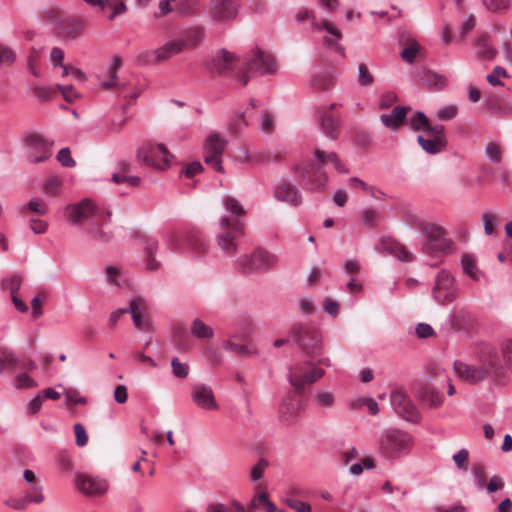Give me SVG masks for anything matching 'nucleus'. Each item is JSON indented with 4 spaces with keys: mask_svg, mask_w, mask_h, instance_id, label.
I'll return each mask as SVG.
<instances>
[{
    "mask_svg": "<svg viewBox=\"0 0 512 512\" xmlns=\"http://www.w3.org/2000/svg\"><path fill=\"white\" fill-rule=\"evenodd\" d=\"M65 216L71 224L83 225L84 232L93 241L107 243L112 239L110 231L102 230L111 217V211L91 199H83L78 203L70 204L65 208Z\"/></svg>",
    "mask_w": 512,
    "mask_h": 512,
    "instance_id": "obj_1",
    "label": "nucleus"
},
{
    "mask_svg": "<svg viewBox=\"0 0 512 512\" xmlns=\"http://www.w3.org/2000/svg\"><path fill=\"white\" fill-rule=\"evenodd\" d=\"M453 370L459 379L470 384H477L488 377H500L504 374V367L495 351L482 353L477 364L455 361Z\"/></svg>",
    "mask_w": 512,
    "mask_h": 512,
    "instance_id": "obj_2",
    "label": "nucleus"
},
{
    "mask_svg": "<svg viewBox=\"0 0 512 512\" xmlns=\"http://www.w3.org/2000/svg\"><path fill=\"white\" fill-rule=\"evenodd\" d=\"M315 163L310 164L309 167L301 175L303 185L312 192H321L327 187V175L322 170V166L330 162L334 165L335 169L340 173H347L348 170L344 169L336 153L316 149L314 151Z\"/></svg>",
    "mask_w": 512,
    "mask_h": 512,
    "instance_id": "obj_3",
    "label": "nucleus"
},
{
    "mask_svg": "<svg viewBox=\"0 0 512 512\" xmlns=\"http://www.w3.org/2000/svg\"><path fill=\"white\" fill-rule=\"evenodd\" d=\"M218 225L217 245L225 256L232 257L238 251V240L245 234V221L230 219L227 215H222L219 218Z\"/></svg>",
    "mask_w": 512,
    "mask_h": 512,
    "instance_id": "obj_4",
    "label": "nucleus"
},
{
    "mask_svg": "<svg viewBox=\"0 0 512 512\" xmlns=\"http://www.w3.org/2000/svg\"><path fill=\"white\" fill-rule=\"evenodd\" d=\"M379 451L388 459H396L408 453L413 445L412 436L400 429H386L379 439Z\"/></svg>",
    "mask_w": 512,
    "mask_h": 512,
    "instance_id": "obj_5",
    "label": "nucleus"
},
{
    "mask_svg": "<svg viewBox=\"0 0 512 512\" xmlns=\"http://www.w3.org/2000/svg\"><path fill=\"white\" fill-rule=\"evenodd\" d=\"M278 258L276 255L262 249H255L250 255H241L235 261V269L248 274L253 272L268 271L276 267Z\"/></svg>",
    "mask_w": 512,
    "mask_h": 512,
    "instance_id": "obj_6",
    "label": "nucleus"
},
{
    "mask_svg": "<svg viewBox=\"0 0 512 512\" xmlns=\"http://www.w3.org/2000/svg\"><path fill=\"white\" fill-rule=\"evenodd\" d=\"M323 375V369L316 367L311 361H302L290 366L288 380L297 392H301L307 385L313 384Z\"/></svg>",
    "mask_w": 512,
    "mask_h": 512,
    "instance_id": "obj_7",
    "label": "nucleus"
},
{
    "mask_svg": "<svg viewBox=\"0 0 512 512\" xmlns=\"http://www.w3.org/2000/svg\"><path fill=\"white\" fill-rule=\"evenodd\" d=\"M294 340L307 354L316 355L322 351L323 342L320 331L312 325L296 326L291 332Z\"/></svg>",
    "mask_w": 512,
    "mask_h": 512,
    "instance_id": "obj_8",
    "label": "nucleus"
},
{
    "mask_svg": "<svg viewBox=\"0 0 512 512\" xmlns=\"http://www.w3.org/2000/svg\"><path fill=\"white\" fill-rule=\"evenodd\" d=\"M195 251H204L206 248V240L197 228L189 227L183 232H173L166 237V243L171 250H179L183 243Z\"/></svg>",
    "mask_w": 512,
    "mask_h": 512,
    "instance_id": "obj_9",
    "label": "nucleus"
},
{
    "mask_svg": "<svg viewBox=\"0 0 512 512\" xmlns=\"http://www.w3.org/2000/svg\"><path fill=\"white\" fill-rule=\"evenodd\" d=\"M390 403L395 413L406 421L418 423L421 414L404 389H395L390 394Z\"/></svg>",
    "mask_w": 512,
    "mask_h": 512,
    "instance_id": "obj_10",
    "label": "nucleus"
},
{
    "mask_svg": "<svg viewBox=\"0 0 512 512\" xmlns=\"http://www.w3.org/2000/svg\"><path fill=\"white\" fill-rule=\"evenodd\" d=\"M227 145V141L218 132L208 134L204 143V161L215 171L222 173V155Z\"/></svg>",
    "mask_w": 512,
    "mask_h": 512,
    "instance_id": "obj_11",
    "label": "nucleus"
},
{
    "mask_svg": "<svg viewBox=\"0 0 512 512\" xmlns=\"http://www.w3.org/2000/svg\"><path fill=\"white\" fill-rule=\"evenodd\" d=\"M417 141L421 148L429 154L443 151L447 145L444 126L432 125L418 136Z\"/></svg>",
    "mask_w": 512,
    "mask_h": 512,
    "instance_id": "obj_12",
    "label": "nucleus"
},
{
    "mask_svg": "<svg viewBox=\"0 0 512 512\" xmlns=\"http://www.w3.org/2000/svg\"><path fill=\"white\" fill-rule=\"evenodd\" d=\"M244 65L248 72L260 75L272 74L277 69L275 58L259 49L246 56Z\"/></svg>",
    "mask_w": 512,
    "mask_h": 512,
    "instance_id": "obj_13",
    "label": "nucleus"
},
{
    "mask_svg": "<svg viewBox=\"0 0 512 512\" xmlns=\"http://www.w3.org/2000/svg\"><path fill=\"white\" fill-rule=\"evenodd\" d=\"M433 296L440 304H448L457 297V289L455 287L454 278L445 270L439 272L436 278V284L433 289Z\"/></svg>",
    "mask_w": 512,
    "mask_h": 512,
    "instance_id": "obj_14",
    "label": "nucleus"
},
{
    "mask_svg": "<svg viewBox=\"0 0 512 512\" xmlns=\"http://www.w3.org/2000/svg\"><path fill=\"white\" fill-rule=\"evenodd\" d=\"M27 158L33 163L43 162L51 155V145L39 135H29L24 142Z\"/></svg>",
    "mask_w": 512,
    "mask_h": 512,
    "instance_id": "obj_15",
    "label": "nucleus"
},
{
    "mask_svg": "<svg viewBox=\"0 0 512 512\" xmlns=\"http://www.w3.org/2000/svg\"><path fill=\"white\" fill-rule=\"evenodd\" d=\"M186 47L184 40L174 39L165 43L163 46L145 55V59L139 58V62L143 64H153L171 58L179 54Z\"/></svg>",
    "mask_w": 512,
    "mask_h": 512,
    "instance_id": "obj_16",
    "label": "nucleus"
},
{
    "mask_svg": "<svg viewBox=\"0 0 512 512\" xmlns=\"http://www.w3.org/2000/svg\"><path fill=\"white\" fill-rule=\"evenodd\" d=\"M75 485L86 496H102L109 487L105 479L86 474H78L75 478Z\"/></svg>",
    "mask_w": 512,
    "mask_h": 512,
    "instance_id": "obj_17",
    "label": "nucleus"
},
{
    "mask_svg": "<svg viewBox=\"0 0 512 512\" xmlns=\"http://www.w3.org/2000/svg\"><path fill=\"white\" fill-rule=\"evenodd\" d=\"M311 27L315 32H325L324 44L328 48L338 50L341 55H344L342 47L339 45L342 34L335 24L327 20L316 21L313 19Z\"/></svg>",
    "mask_w": 512,
    "mask_h": 512,
    "instance_id": "obj_18",
    "label": "nucleus"
},
{
    "mask_svg": "<svg viewBox=\"0 0 512 512\" xmlns=\"http://www.w3.org/2000/svg\"><path fill=\"white\" fill-rule=\"evenodd\" d=\"M191 398L196 406L202 410L214 411L219 408L214 392L209 385L202 383L193 385Z\"/></svg>",
    "mask_w": 512,
    "mask_h": 512,
    "instance_id": "obj_19",
    "label": "nucleus"
},
{
    "mask_svg": "<svg viewBox=\"0 0 512 512\" xmlns=\"http://www.w3.org/2000/svg\"><path fill=\"white\" fill-rule=\"evenodd\" d=\"M144 162L154 166L159 170L168 168L173 160V156L163 144L150 145L143 158Z\"/></svg>",
    "mask_w": 512,
    "mask_h": 512,
    "instance_id": "obj_20",
    "label": "nucleus"
},
{
    "mask_svg": "<svg viewBox=\"0 0 512 512\" xmlns=\"http://www.w3.org/2000/svg\"><path fill=\"white\" fill-rule=\"evenodd\" d=\"M273 195L277 201L293 207L300 205L302 202V196L298 188L286 181H280L275 185Z\"/></svg>",
    "mask_w": 512,
    "mask_h": 512,
    "instance_id": "obj_21",
    "label": "nucleus"
},
{
    "mask_svg": "<svg viewBox=\"0 0 512 512\" xmlns=\"http://www.w3.org/2000/svg\"><path fill=\"white\" fill-rule=\"evenodd\" d=\"M237 14V6L234 0H214L210 15L216 22H225L233 19Z\"/></svg>",
    "mask_w": 512,
    "mask_h": 512,
    "instance_id": "obj_22",
    "label": "nucleus"
},
{
    "mask_svg": "<svg viewBox=\"0 0 512 512\" xmlns=\"http://www.w3.org/2000/svg\"><path fill=\"white\" fill-rule=\"evenodd\" d=\"M477 58L481 60H492L497 55V50L493 47L491 38L487 33L479 34L473 42Z\"/></svg>",
    "mask_w": 512,
    "mask_h": 512,
    "instance_id": "obj_23",
    "label": "nucleus"
},
{
    "mask_svg": "<svg viewBox=\"0 0 512 512\" xmlns=\"http://www.w3.org/2000/svg\"><path fill=\"white\" fill-rule=\"evenodd\" d=\"M302 411L301 401L292 395L287 396L279 407V416L283 421L292 422Z\"/></svg>",
    "mask_w": 512,
    "mask_h": 512,
    "instance_id": "obj_24",
    "label": "nucleus"
},
{
    "mask_svg": "<svg viewBox=\"0 0 512 512\" xmlns=\"http://www.w3.org/2000/svg\"><path fill=\"white\" fill-rule=\"evenodd\" d=\"M147 304L142 298H135L130 302L128 311L131 313L133 324L140 330H145L148 327V322L145 318V311Z\"/></svg>",
    "mask_w": 512,
    "mask_h": 512,
    "instance_id": "obj_25",
    "label": "nucleus"
},
{
    "mask_svg": "<svg viewBox=\"0 0 512 512\" xmlns=\"http://www.w3.org/2000/svg\"><path fill=\"white\" fill-rule=\"evenodd\" d=\"M381 248L401 261L410 262L413 260V255L407 248L394 239H383L381 241Z\"/></svg>",
    "mask_w": 512,
    "mask_h": 512,
    "instance_id": "obj_26",
    "label": "nucleus"
},
{
    "mask_svg": "<svg viewBox=\"0 0 512 512\" xmlns=\"http://www.w3.org/2000/svg\"><path fill=\"white\" fill-rule=\"evenodd\" d=\"M453 241L451 239H440L435 242H424L423 252L431 257H440L452 251Z\"/></svg>",
    "mask_w": 512,
    "mask_h": 512,
    "instance_id": "obj_27",
    "label": "nucleus"
},
{
    "mask_svg": "<svg viewBox=\"0 0 512 512\" xmlns=\"http://www.w3.org/2000/svg\"><path fill=\"white\" fill-rule=\"evenodd\" d=\"M235 63V56L227 50L223 49L213 57L211 68L218 73H225L232 70L235 66Z\"/></svg>",
    "mask_w": 512,
    "mask_h": 512,
    "instance_id": "obj_28",
    "label": "nucleus"
},
{
    "mask_svg": "<svg viewBox=\"0 0 512 512\" xmlns=\"http://www.w3.org/2000/svg\"><path fill=\"white\" fill-rule=\"evenodd\" d=\"M410 108L404 106H396L391 114H383L381 116L382 123L389 128L398 129L405 121L406 115Z\"/></svg>",
    "mask_w": 512,
    "mask_h": 512,
    "instance_id": "obj_29",
    "label": "nucleus"
},
{
    "mask_svg": "<svg viewBox=\"0 0 512 512\" xmlns=\"http://www.w3.org/2000/svg\"><path fill=\"white\" fill-rule=\"evenodd\" d=\"M420 400L431 408H437L443 403V396L432 386L425 385L418 392Z\"/></svg>",
    "mask_w": 512,
    "mask_h": 512,
    "instance_id": "obj_30",
    "label": "nucleus"
},
{
    "mask_svg": "<svg viewBox=\"0 0 512 512\" xmlns=\"http://www.w3.org/2000/svg\"><path fill=\"white\" fill-rule=\"evenodd\" d=\"M158 249V241L155 239H148L145 242L144 253H145V268L149 271H155L159 269L160 263L155 260L154 256Z\"/></svg>",
    "mask_w": 512,
    "mask_h": 512,
    "instance_id": "obj_31",
    "label": "nucleus"
},
{
    "mask_svg": "<svg viewBox=\"0 0 512 512\" xmlns=\"http://www.w3.org/2000/svg\"><path fill=\"white\" fill-rule=\"evenodd\" d=\"M225 211L231 215L230 219H241L246 214L244 206L240 201L232 196H226L222 199Z\"/></svg>",
    "mask_w": 512,
    "mask_h": 512,
    "instance_id": "obj_32",
    "label": "nucleus"
},
{
    "mask_svg": "<svg viewBox=\"0 0 512 512\" xmlns=\"http://www.w3.org/2000/svg\"><path fill=\"white\" fill-rule=\"evenodd\" d=\"M463 271L474 281H479L482 275L481 271L476 265V259L470 254H465L461 260Z\"/></svg>",
    "mask_w": 512,
    "mask_h": 512,
    "instance_id": "obj_33",
    "label": "nucleus"
},
{
    "mask_svg": "<svg viewBox=\"0 0 512 512\" xmlns=\"http://www.w3.org/2000/svg\"><path fill=\"white\" fill-rule=\"evenodd\" d=\"M191 334L200 339L211 338L214 335L213 329L205 324L200 318H195L190 327Z\"/></svg>",
    "mask_w": 512,
    "mask_h": 512,
    "instance_id": "obj_34",
    "label": "nucleus"
},
{
    "mask_svg": "<svg viewBox=\"0 0 512 512\" xmlns=\"http://www.w3.org/2000/svg\"><path fill=\"white\" fill-rule=\"evenodd\" d=\"M183 37L179 40H184L186 46H196L204 38V29L201 27H190L183 32Z\"/></svg>",
    "mask_w": 512,
    "mask_h": 512,
    "instance_id": "obj_35",
    "label": "nucleus"
},
{
    "mask_svg": "<svg viewBox=\"0 0 512 512\" xmlns=\"http://www.w3.org/2000/svg\"><path fill=\"white\" fill-rule=\"evenodd\" d=\"M108 8L110 9L107 15L109 21H113L128 12L126 0H108Z\"/></svg>",
    "mask_w": 512,
    "mask_h": 512,
    "instance_id": "obj_36",
    "label": "nucleus"
},
{
    "mask_svg": "<svg viewBox=\"0 0 512 512\" xmlns=\"http://www.w3.org/2000/svg\"><path fill=\"white\" fill-rule=\"evenodd\" d=\"M423 233L426 236L425 242H435L445 238L446 230L436 224H426L422 228Z\"/></svg>",
    "mask_w": 512,
    "mask_h": 512,
    "instance_id": "obj_37",
    "label": "nucleus"
},
{
    "mask_svg": "<svg viewBox=\"0 0 512 512\" xmlns=\"http://www.w3.org/2000/svg\"><path fill=\"white\" fill-rule=\"evenodd\" d=\"M335 402L334 395L327 390H317L313 395V403L318 408H330Z\"/></svg>",
    "mask_w": 512,
    "mask_h": 512,
    "instance_id": "obj_38",
    "label": "nucleus"
},
{
    "mask_svg": "<svg viewBox=\"0 0 512 512\" xmlns=\"http://www.w3.org/2000/svg\"><path fill=\"white\" fill-rule=\"evenodd\" d=\"M321 127L323 132L332 139L339 134L338 123L332 115L321 116Z\"/></svg>",
    "mask_w": 512,
    "mask_h": 512,
    "instance_id": "obj_39",
    "label": "nucleus"
},
{
    "mask_svg": "<svg viewBox=\"0 0 512 512\" xmlns=\"http://www.w3.org/2000/svg\"><path fill=\"white\" fill-rule=\"evenodd\" d=\"M408 124L414 131H421L422 133L432 126L429 119L422 112H416L408 121Z\"/></svg>",
    "mask_w": 512,
    "mask_h": 512,
    "instance_id": "obj_40",
    "label": "nucleus"
},
{
    "mask_svg": "<svg viewBox=\"0 0 512 512\" xmlns=\"http://www.w3.org/2000/svg\"><path fill=\"white\" fill-rule=\"evenodd\" d=\"M423 80L428 87L437 90H440L447 85V79L443 75L430 71L425 74Z\"/></svg>",
    "mask_w": 512,
    "mask_h": 512,
    "instance_id": "obj_41",
    "label": "nucleus"
},
{
    "mask_svg": "<svg viewBox=\"0 0 512 512\" xmlns=\"http://www.w3.org/2000/svg\"><path fill=\"white\" fill-rule=\"evenodd\" d=\"M362 407H366L368 413L372 416H375L379 413V405L373 398L361 397L354 400V409H360Z\"/></svg>",
    "mask_w": 512,
    "mask_h": 512,
    "instance_id": "obj_42",
    "label": "nucleus"
},
{
    "mask_svg": "<svg viewBox=\"0 0 512 512\" xmlns=\"http://www.w3.org/2000/svg\"><path fill=\"white\" fill-rule=\"evenodd\" d=\"M2 365L3 369L16 368L21 366L19 357L8 347H2Z\"/></svg>",
    "mask_w": 512,
    "mask_h": 512,
    "instance_id": "obj_43",
    "label": "nucleus"
},
{
    "mask_svg": "<svg viewBox=\"0 0 512 512\" xmlns=\"http://www.w3.org/2000/svg\"><path fill=\"white\" fill-rule=\"evenodd\" d=\"M106 279L107 281L117 287L123 286L126 281L123 278L122 272L118 267L107 266L106 267Z\"/></svg>",
    "mask_w": 512,
    "mask_h": 512,
    "instance_id": "obj_44",
    "label": "nucleus"
},
{
    "mask_svg": "<svg viewBox=\"0 0 512 512\" xmlns=\"http://www.w3.org/2000/svg\"><path fill=\"white\" fill-rule=\"evenodd\" d=\"M358 84L361 86V87H369L371 86L374 81H375V78L373 76V74L370 72V70L368 69L367 65L364 64V63H361L359 64L358 66Z\"/></svg>",
    "mask_w": 512,
    "mask_h": 512,
    "instance_id": "obj_45",
    "label": "nucleus"
},
{
    "mask_svg": "<svg viewBox=\"0 0 512 512\" xmlns=\"http://www.w3.org/2000/svg\"><path fill=\"white\" fill-rule=\"evenodd\" d=\"M38 386V383L30 377L26 372L19 373L14 380V387L16 389H29L35 388Z\"/></svg>",
    "mask_w": 512,
    "mask_h": 512,
    "instance_id": "obj_46",
    "label": "nucleus"
},
{
    "mask_svg": "<svg viewBox=\"0 0 512 512\" xmlns=\"http://www.w3.org/2000/svg\"><path fill=\"white\" fill-rule=\"evenodd\" d=\"M380 217L379 212L374 208H366L360 213V218L365 226L373 228Z\"/></svg>",
    "mask_w": 512,
    "mask_h": 512,
    "instance_id": "obj_47",
    "label": "nucleus"
},
{
    "mask_svg": "<svg viewBox=\"0 0 512 512\" xmlns=\"http://www.w3.org/2000/svg\"><path fill=\"white\" fill-rule=\"evenodd\" d=\"M420 50L421 46L415 40H411L408 46L402 50L401 57L404 61L413 63Z\"/></svg>",
    "mask_w": 512,
    "mask_h": 512,
    "instance_id": "obj_48",
    "label": "nucleus"
},
{
    "mask_svg": "<svg viewBox=\"0 0 512 512\" xmlns=\"http://www.w3.org/2000/svg\"><path fill=\"white\" fill-rule=\"evenodd\" d=\"M331 77L324 72H319L313 75L312 85L318 90H326L331 85Z\"/></svg>",
    "mask_w": 512,
    "mask_h": 512,
    "instance_id": "obj_49",
    "label": "nucleus"
},
{
    "mask_svg": "<svg viewBox=\"0 0 512 512\" xmlns=\"http://www.w3.org/2000/svg\"><path fill=\"white\" fill-rule=\"evenodd\" d=\"M340 309V303L330 297H325L322 301V310L332 318H336Z\"/></svg>",
    "mask_w": 512,
    "mask_h": 512,
    "instance_id": "obj_50",
    "label": "nucleus"
},
{
    "mask_svg": "<svg viewBox=\"0 0 512 512\" xmlns=\"http://www.w3.org/2000/svg\"><path fill=\"white\" fill-rule=\"evenodd\" d=\"M120 66H121V58L117 57V56L114 57L112 60V65L109 69L110 79H109V81L103 82L104 87L110 88L117 84V78H118L117 72H118Z\"/></svg>",
    "mask_w": 512,
    "mask_h": 512,
    "instance_id": "obj_51",
    "label": "nucleus"
},
{
    "mask_svg": "<svg viewBox=\"0 0 512 512\" xmlns=\"http://www.w3.org/2000/svg\"><path fill=\"white\" fill-rule=\"evenodd\" d=\"M63 186V181L58 176L47 179L44 190L49 195H58Z\"/></svg>",
    "mask_w": 512,
    "mask_h": 512,
    "instance_id": "obj_52",
    "label": "nucleus"
},
{
    "mask_svg": "<svg viewBox=\"0 0 512 512\" xmlns=\"http://www.w3.org/2000/svg\"><path fill=\"white\" fill-rule=\"evenodd\" d=\"M267 467L268 462L263 458L259 459L258 462L250 470V480L252 482L259 481L263 477L264 471Z\"/></svg>",
    "mask_w": 512,
    "mask_h": 512,
    "instance_id": "obj_53",
    "label": "nucleus"
},
{
    "mask_svg": "<svg viewBox=\"0 0 512 512\" xmlns=\"http://www.w3.org/2000/svg\"><path fill=\"white\" fill-rule=\"evenodd\" d=\"M172 373L176 378L185 379L189 373V367L185 363H181L178 358H173L171 361Z\"/></svg>",
    "mask_w": 512,
    "mask_h": 512,
    "instance_id": "obj_54",
    "label": "nucleus"
},
{
    "mask_svg": "<svg viewBox=\"0 0 512 512\" xmlns=\"http://www.w3.org/2000/svg\"><path fill=\"white\" fill-rule=\"evenodd\" d=\"M275 126L274 117L269 112H262L259 119V127L260 130L265 133H270L273 131Z\"/></svg>",
    "mask_w": 512,
    "mask_h": 512,
    "instance_id": "obj_55",
    "label": "nucleus"
},
{
    "mask_svg": "<svg viewBox=\"0 0 512 512\" xmlns=\"http://www.w3.org/2000/svg\"><path fill=\"white\" fill-rule=\"evenodd\" d=\"M297 307L301 314L311 315L315 309V303L311 297H302L297 301Z\"/></svg>",
    "mask_w": 512,
    "mask_h": 512,
    "instance_id": "obj_56",
    "label": "nucleus"
},
{
    "mask_svg": "<svg viewBox=\"0 0 512 512\" xmlns=\"http://www.w3.org/2000/svg\"><path fill=\"white\" fill-rule=\"evenodd\" d=\"M453 460L458 469L466 471L468 469L469 451L467 449L459 450L454 456Z\"/></svg>",
    "mask_w": 512,
    "mask_h": 512,
    "instance_id": "obj_57",
    "label": "nucleus"
},
{
    "mask_svg": "<svg viewBox=\"0 0 512 512\" xmlns=\"http://www.w3.org/2000/svg\"><path fill=\"white\" fill-rule=\"evenodd\" d=\"M482 2L492 12L506 10L510 5V0H482Z\"/></svg>",
    "mask_w": 512,
    "mask_h": 512,
    "instance_id": "obj_58",
    "label": "nucleus"
},
{
    "mask_svg": "<svg viewBox=\"0 0 512 512\" xmlns=\"http://www.w3.org/2000/svg\"><path fill=\"white\" fill-rule=\"evenodd\" d=\"M287 506L296 512H311V506L308 503L294 499L293 497H287L285 500Z\"/></svg>",
    "mask_w": 512,
    "mask_h": 512,
    "instance_id": "obj_59",
    "label": "nucleus"
},
{
    "mask_svg": "<svg viewBox=\"0 0 512 512\" xmlns=\"http://www.w3.org/2000/svg\"><path fill=\"white\" fill-rule=\"evenodd\" d=\"M482 220L484 222V231L487 235H492L494 233V225L498 223V216L493 213H484L482 215Z\"/></svg>",
    "mask_w": 512,
    "mask_h": 512,
    "instance_id": "obj_60",
    "label": "nucleus"
},
{
    "mask_svg": "<svg viewBox=\"0 0 512 512\" xmlns=\"http://www.w3.org/2000/svg\"><path fill=\"white\" fill-rule=\"evenodd\" d=\"M74 433L77 446L83 447L88 443V434L82 424L76 423L74 425Z\"/></svg>",
    "mask_w": 512,
    "mask_h": 512,
    "instance_id": "obj_61",
    "label": "nucleus"
},
{
    "mask_svg": "<svg viewBox=\"0 0 512 512\" xmlns=\"http://www.w3.org/2000/svg\"><path fill=\"white\" fill-rule=\"evenodd\" d=\"M501 77H507V72L503 67L497 66L494 68L493 72L487 75L486 79L487 81L493 85H502V82L500 81Z\"/></svg>",
    "mask_w": 512,
    "mask_h": 512,
    "instance_id": "obj_62",
    "label": "nucleus"
},
{
    "mask_svg": "<svg viewBox=\"0 0 512 512\" xmlns=\"http://www.w3.org/2000/svg\"><path fill=\"white\" fill-rule=\"evenodd\" d=\"M15 53L9 47L0 43V65L12 64L15 61Z\"/></svg>",
    "mask_w": 512,
    "mask_h": 512,
    "instance_id": "obj_63",
    "label": "nucleus"
},
{
    "mask_svg": "<svg viewBox=\"0 0 512 512\" xmlns=\"http://www.w3.org/2000/svg\"><path fill=\"white\" fill-rule=\"evenodd\" d=\"M502 357L507 368L512 371V340H507L503 343Z\"/></svg>",
    "mask_w": 512,
    "mask_h": 512,
    "instance_id": "obj_64",
    "label": "nucleus"
}]
</instances>
